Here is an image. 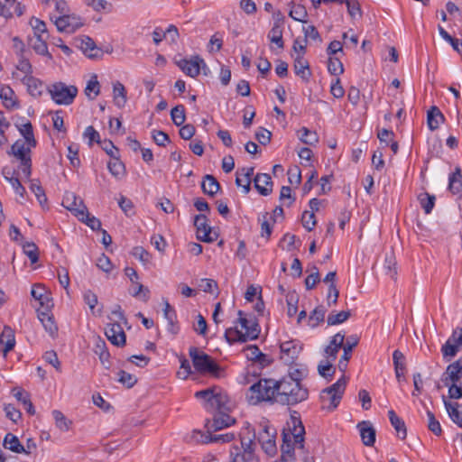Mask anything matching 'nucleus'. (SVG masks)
Segmentation results:
<instances>
[{"label": "nucleus", "mask_w": 462, "mask_h": 462, "mask_svg": "<svg viewBox=\"0 0 462 462\" xmlns=\"http://www.w3.org/2000/svg\"><path fill=\"white\" fill-rule=\"evenodd\" d=\"M195 397L204 400V406L207 411H217L213 417V421L208 420L206 423L208 431H217L235 423V419L226 413L229 411L228 396L220 388L214 386L196 392Z\"/></svg>", "instance_id": "1"}, {"label": "nucleus", "mask_w": 462, "mask_h": 462, "mask_svg": "<svg viewBox=\"0 0 462 462\" xmlns=\"http://www.w3.org/2000/svg\"><path fill=\"white\" fill-rule=\"evenodd\" d=\"M308 389L297 382V378L282 377L277 381L275 402L282 405H295L308 398Z\"/></svg>", "instance_id": "2"}, {"label": "nucleus", "mask_w": 462, "mask_h": 462, "mask_svg": "<svg viewBox=\"0 0 462 462\" xmlns=\"http://www.w3.org/2000/svg\"><path fill=\"white\" fill-rule=\"evenodd\" d=\"M305 428L300 420L292 417L288 423V429H284L282 434V444L281 446V457L287 459L295 458L294 449L304 448Z\"/></svg>", "instance_id": "3"}, {"label": "nucleus", "mask_w": 462, "mask_h": 462, "mask_svg": "<svg viewBox=\"0 0 462 462\" xmlns=\"http://www.w3.org/2000/svg\"><path fill=\"white\" fill-rule=\"evenodd\" d=\"M243 311H238L239 318L236 320V323H239L242 329H245V332L239 330L237 327L229 328L225 332V338L229 344H234L236 342L245 343L248 340H254L258 338L260 334V327L255 319H246L243 317Z\"/></svg>", "instance_id": "4"}, {"label": "nucleus", "mask_w": 462, "mask_h": 462, "mask_svg": "<svg viewBox=\"0 0 462 462\" xmlns=\"http://www.w3.org/2000/svg\"><path fill=\"white\" fill-rule=\"evenodd\" d=\"M255 430L251 425L246 422L245 426L240 432L241 448L233 447L230 451L232 460L231 462H259L258 457L254 453Z\"/></svg>", "instance_id": "5"}, {"label": "nucleus", "mask_w": 462, "mask_h": 462, "mask_svg": "<svg viewBox=\"0 0 462 462\" xmlns=\"http://www.w3.org/2000/svg\"><path fill=\"white\" fill-rule=\"evenodd\" d=\"M189 354L198 373L209 374L216 378L224 376V369L209 355L199 351L196 346H191Z\"/></svg>", "instance_id": "6"}, {"label": "nucleus", "mask_w": 462, "mask_h": 462, "mask_svg": "<svg viewBox=\"0 0 462 462\" xmlns=\"http://www.w3.org/2000/svg\"><path fill=\"white\" fill-rule=\"evenodd\" d=\"M277 381L274 379H260L248 389L246 397L250 403L275 402Z\"/></svg>", "instance_id": "7"}, {"label": "nucleus", "mask_w": 462, "mask_h": 462, "mask_svg": "<svg viewBox=\"0 0 462 462\" xmlns=\"http://www.w3.org/2000/svg\"><path fill=\"white\" fill-rule=\"evenodd\" d=\"M51 99L58 105H70L78 94L75 86H67L63 82H56L48 88Z\"/></svg>", "instance_id": "8"}, {"label": "nucleus", "mask_w": 462, "mask_h": 462, "mask_svg": "<svg viewBox=\"0 0 462 462\" xmlns=\"http://www.w3.org/2000/svg\"><path fill=\"white\" fill-rule=\"evenodd\" d=\"M346 382L347 378L343 374L335 383L322 390L320 399L323 402L329 401L328 410L333 411L338 406L344 394Z\"/></svg>", "instance_id": "9"}, {"label": "nucleus", "mask_w": 462, "mask_h": 462, "mask_svg": "<svg viewBox=\"0 0 462 462\" xmlns=\"http://www.w3.org/2000/svg\"><path fill=\"white\" fill-rule=\"evenodd\" d=\"M25 143L23 140H17L11 146L12 154L20 160V168L24 177L30 180L32 174V159H31V146L25 147Z\"/></svg>", "instance_id": "10"}, {"label": "nucleus", "mask_w": 462, "mask_h": 462, "mask_svg": "<svg viewBox=\"0 0 462 462\" xmlns=\"http://www.w3.org/2000/svg\"><path fill=\"white\" fill-rule=\"evenodd\" d=\"M262 430L258 432L257 439L263 451L269 456L276 454L277 448L275 444L276 431L268 425L267 421L260 423Z\"/></svg>", "instance_id": "11"}, {"label": "nucleus", "mask_w": 462, "mask_h": 462, "mask_svg": "<svg viewBox=\"0 0 462 462\" xmlns=\"http://www.w3.org/2000/svg\"><path fill=\"white\" fill-rule=\"evenodd\" d=\"M281 359L287 365H291L298 358L302 346L296 340H290L281 344Z\"/></svg>", "instance_id": "12"}, {"label": "nucleus", "mask_w": 462, "mask_h": 462, "mask_svg": "<svg viewBox=\"0 0 462 462\" xmlns=\"http://www.w3.org/2000/svg\"><path fill=\"white\" fill-rule=\"evenodd\" d=\"M54 23L59 32L69 33L74 32L83 25L79 17L66 14L55 18Z\"/></svg>", "instance_id": "13"}, {"label": "nucleus", "mask_w": 462, "mask_h": 462, "mask_svg": "<svg viewBox=\"0 0 462 462\" xmlns=\"http://www.w3.org/2000/svg\"><path fill=\"white\" fill-rule=\"evenodd\" d=\"M177 64L187 76L191 78L197 77L200 73V69L206 67L204 60L198 55L190 60L182 59Z\"/></svg>", "instance_id": "14"}, {"label": "nucleus", "mask_w": 462, "mask_h": 462, "mask_svg": "<svg viewBox=\"0 0 462 462\" xmlns=\"http://www.w3.org/2000/svg\"><path fill=\"white\" fill-rule=\"evenodd\" d=\"M462 378V356L455 362L449 364L446 372L441 376V381L446 386L449 382L457 383Z\"/></svg>", "instance_id": "15"}, {"label": "nucleus", "mask_w": 462, "mask_h": 462, "mask_svg": "<svg viewBox=\"0 0 462 462\" xmlns=\"http://www.w3.org/2000/svg\"><path fill=\"white\" fill-rule=\"evenodd\" d=\"M62 205L68 210L73 213L79 218V212H85L88 208L82 199L78 197L74 192L68 191L62 200Z\"/></svg>", "instance_id": "16"}, {"label": "nucleus", "mask_w": 462, "mask_h": 462, "mask_svg": "<svg viewBox=\"0 0 462 462\" xmlns=\"http://www.w3.org/2000/svg\"><path fill=\"white\" fill-rule=\"evenodd\" d=\"M79 42L78 47L83 51V53L89 59H97L102 57V50L99 49L94 40L88 36H81L77 39Z\"/></svg>", "instance_id": "17"}, {"label": "nucleus", "mask_w": 462, "mask_h": 462, "mask_svg": "<svg viewBox=\"0 0 462 462\" xmlns=\"http://www.w3.org/2000/svg\"><path fill=\"white\" fill-rule=\"evenodd\" d=\"M107 339L116 346H124L126 342V336L119 322L109 324L106 329Z\"/></svg>", "instance_id": "18"}, {"label": "nucleus", "mask_w": 462, "mask_h": 462, "mask_svg": "<svg viewBox=\"0 0 462 462\" xmlns=\"http://www.w3.org/2000/svg\"><path fill=\"white\" fill-rule=\"evenodd\" d=\"M194 439L198 442L201 443H209V442H222L226 443L230 442L234 439L235 435L233 433H226V434H215L212 435L210 431H208L206 434L201 432L200 430H194L193 436Z\"/></svg>", "instance_id": "19"}, {"label": "nucleus", "mask_w": 462, "mask_h": 462, "mask_svg": "<svg viewBox=\"0 0 462 462\" xmlns=\"http://www.w3.org/2000/svg\"><path fill=\"white\" fill-rule=\"evenodd\" d=\"M360 431V437L365 446L372 447L375 442L376 431L372 423L368 420H363L357 424Z\"/></svg>", "instance_id": "20"}, {"label": "nucleus", "mask_w": 462, "mask_h": 462, "mask_svg": "<svg viewBox=\"0 0 462 462\" xmlns=\"http://www.w3.org/2000/svg\"><path fill=\"white\" fill-rule=\"evenodd\" d=\"M254 188L263 196H268L273 191V181L267 173H257L254 178Z\"/></svg>", "instance_id": "21"}, {"label": "nucleus", "mask_w": 462, "mask_h": 462, "mask_svg": "<svg viewBox=\"0 0 462 462\" xmlns=\"http://www.w3.org/2000/svg\"><path fill=\"white\" fill-rule=\"evenodd\" d=\"M293 69L295 74L300 77L303 81L308 82L310 80L311 71L308 60L302 55H296L294 57Z\"/></svg>", "instance_id": "22"}, {"label": "nucleus", "mask_w": 462, "mask_h": 462, "mask_svg": "<svg viewBox=\"0 0 462 462\" xmlns=\"http://www.w3.org/2000/svg\"><path fill=\"white\" fill-rule=\"evenodd\" d=\"M443 402L451 420L459 428H462V405L458 402L447 401L445 396H443Z\"/></svg>", "instance_id": "23"}, {"label": "nucleus", "mask_w": 462, "mask_h": 462, "mask_svg": "<svg viewBox=\"0 0 462 462\" xmlns=\"http://www.w3.org/2000/svg\"><path fill=\"white\" fill-rule=\"evenodd\" d=\"M94 353L99 356L100 362L106 369L110 368V354L104 339L97 337L95 341Z\"/></svg>", "instance_id": "24"}, {"label": "nucleus", "mask_w": 462, "mask_h": 462, "mask_svg": "<svg viewBox=\"0 0 462 462\" xmlns=\"http://www.w3.org/2000/svg\"><path fill=\"white\" fill-rule=\"evenodd\" d=\"M38 318L50 336L55 337L58 334V326L54 321L53 316L49 311L38 310Z\"/></svg>", "instance_id": "25"}, {"label": "nucleus", "mask_w": 462, "mask_h": 462, "mask_svg": "<svg viewBox=\"0 0 462 462\" xmlns=\"http://www.w3.org/2000/svg\"><path fill=\"white\" fill-rule=\"evenodd\" d=\"M448 190L453 195L462 194V172L460 167H456L455 171L449 175Z\"/></svg>", "instance_id": "26"}, {"label": "nucleus", "mask_w": 462, "mask_h": 462, "mask_svg": "<svg viewBox=\"0 0 462 462\" xmlns=\"http://www.w3.org/2000/svg\"><path fill=\"white\" fill-rule=\"evenodd\" d=\"M457 338V334L456 331H454L452 336L442 346L441 352H442L444 358H446L448 356L453 357L459 351V348L462 345L458 343Z\"/></svg>", "instance_id": "27"}, {"label": "nucleus", "mask_w": 462, "mask_h": 462, "mask_svg": "<svg viewBox=\"0 0 462 462\" xmlns=\"http://www.w3.org/2000/svg\"><path fill=\"white\" fill-rule=\"evenodd\" d=\"M201 183L202 191L210 197L215 196L220 189L217 180L210 174L205 175Z\"/></svg>", "instance_id": "28"}, {"label": "nucleus", "mask_w": 462, "mask_h": 462, "mask_svg": "<svg viewBox=\"0 0 462 462\" xmlns=\"http://www.w3.org/2000/svg\"><path fill=\"white\" fill-rule=\"evenodd\" d=\"M0 98L3 100L4 106L8 108L18 107V102L15 98L14 91L8 86L2 87L0 89Z\"/></svg>", "instance_id": "29"}, {"label": "nucleus", "mask_w": 462, "mask_h": 462, "mask_svg": "<svg viewBox=\"0 0 462 462\" xmlns=\"http://www.w3.org/2000/svg\"><path fill=\"white\" fill-rule=\"evenodd\" d=\"M428 126L431 131L439 128L440 123L444 121V116L439 107L433 106L428 111Z\"/></svg>", "instance_id": "30"}, {"label": "nucleus", "mask_w": 462, "mask_h": 462, "mask_svg": "<svg viewBox=\"0 0 462 462\" xmlns=\"http://www.w3.org/2000/svg\"><path fill=\"white\" fill-rule=\"evenodd\" d=\"M113 97L115 105L117 107L121 108L125 106L127 101L126 89L125 86L119 81L115 82L113 85Z\"/></svg>", "instance_id": "31"}, {"label": "nucleus", "mask_w": 462, "mask_h": 462, "mask_svg": "<svg viewBox=\"0 0 462 462\" xmlns=\"http://www.w3.org/2000/svg\"><path fill=\"white\" fill-rule=\"evenodd\" d=\"M3 446L5 448L18 454L25 451V448L21 444L19 439L12 433H7L5 435Z\"/></svg>", "instance_id": "32"}, {"label": "nucleus", "mask_w": 462, "mask_h": 462, "mask_svg": "<svg viewBox=\"0 0 462 462\" xmlns=\"http://www.w3.org/2000/svg\"><path fill=\"white\" fill-rule=\"evenodd\" d=\"M16 126H17L20 134L23 136L24 142H26V143L29 146L35 147L37 142L34 138L33 129H32V125L31 122L27 121L19 125H16Z\"/></svg>", "instance_id": "33"}, {"label": "nucleus", "mask_w": 462, "mask_h": 462, "mask_svg": "<svg viewBox=\"0 0 462 462\" xmlns=\"http://www.w3.org/2000/svg\"><path fill=\"white\" fill-rule=\"evenodd\" d=\"M83 300L94 316H101L102 308H97L98 300L96 293L90 290H88L83 293Z\"/></svg>", "instance_id": "34"}, {"label": "nucleus", "mask_w": 462, "mask_h": 462, "mask_svg": "<svg viewBox=\"0 0 462 462\" xmlns=\"http://www.w3.org/2000/svg\"><path fill=\"white\" fill-rule=\"evenodd\" d=\"M23 83L27 86L29 94L34 97H41L42 94V83L38 79L32 76L24 77Z\"/></svg>", "instance_id": "35"}, {"label": "nucleus", "mask_w": 462, "mask_h": 462, "mask_svg": "<svg viewBox=\"0 0 462 462\" xmlns=\"http://www.w3.org/2000/svg\"><path fill=\"white\" fill-rule=\"evenodd\" d=\"M6 337V342L5 344V347L3 348L4 356L7 355L9 351H11L15 345V339L13 333V330L9 327H5L4 330L2 332V335L0 336V345L4 344L3 337Z\"/></svg>", "instance_id": "36"}, {"label": "nucleus", "mask_w": 462, "mask_h": 462, "mask_svg": "<svg viewBox=\"0 0 462 462\" xmlns=\"http://www.w3.org/2000/svg\"><path fill=\"white\" fill-rule=\"evenodd\" d=\"M110 173L116 178H122L125 173V164L119 160L118 156L112 158L107 164Z\"/></svg>", "instance_id": "37"}, {"label": "nucleus", "mask_w": 462, "mask_h": 462, "mask_svg": "<svg viewBox=\"0 0 462 462\" xmlns=\"http://www.w3.org/2000/svg\"><path fill=\"white\" fill-rule=\"evenodd\" d=\"M326 308L324 306L316 307L309 317V325L311 328H316L319 324L324 321Z\"/></svg>", "instance_id": "38"}, {"label": "nucleus", "mask_w": 462, "mask_h": 462, "mask_svg": "<svg viewBox=\"0 0 462 462\" xmlns=\"http://www.w3.org/2000/svg\"><path fill=\"white\" fill-rule=\"evenodd\" d=\"M79 217L78 219L88 226L92 230L101 229L100 220L93 216H90L88 209L85 212H79Z\"/></svg>", "instance_id": "39"}, {"label": "nucleus", "mask_w": 462, "mask_h": 462, "mask_svg": "<svg viewBox=\"0 0 462 462\" xmlns=\"http://www.w3.org/2000/svg\"><path fill=\"white\" fill-rule=\"evenodd\" d=\"M99 93L100 84L97 80V77L94 75L87 84V87L85 88V94L89 99L93 100L99 95Z\"/></svg>", "instance_id": "40"}, {"label": "nucleus", "mask_w": 462, "mask_h": 462, "mask_svg": "<svg viewBox=\"0 0 462 462\" xmlns=\"http://www.w3.org/2000/svg\"><path fill=\"white\" fill-rule=\"evenodd\" d=\"M52 416L55 420L56 427L61 431H68L72 424L71 420H68L65 415L58 410L52 411Z\"/></svg>", "instance_id": "41"}, {"label": "nucleus", "mask_w": 462, "mask_h": 462, "mask_svg": "<svg viewBox=\"0 0 462 462\" xmlns=\"http://www.w3.org/2000/svg\"><path fill=\"white\" fill-rule=\"evenodd\" d=\"M351 316L350 310H343L337 313H335L334 311L328 314L327 319V323L328 326H335L341 324L348 319V318Z\"/></svg>", "instance_id": "42"}, {"label": "nucleus", "mask_w": 462, "mask_h": 462, "mask_svg": "<svg viewBox=\"0 0 462 462\" xmlns=\"http://www.w3.org/2000/svg\"><path fill=\"white\" fill-rule=\"evenodd\" d=\"M31 46L36 53L51 58V55L48 51L47 43L42 39V35L34 36V39L32 40Z\"/></svg>", "instance_id": "43"}, {"label": "nucleus", "mask_w": 462, "mask_h": 462, "mask_svg": "<svg viewBox=\"0 0 462 462\" xmlns=\"http://www.w3.org/2000/svg\"><path fill=\"white\" fill-rule=\"evenodd\" d=\"M171 116L173 124L180 126L184 124L186 119L185 107L183 105H177L171 111Z\"/></svg>", "instance_id": "44"}, {"label": "nucleus", "mask_w": 462, "mask_h": 462, "mask_svg": "<svg viewBox=\"0 0 462 462\" xmlns=\"http://www.w3.org/2000/svg\"><path fill=\"white\" fill-rule=\"evenodd\" d=\"M199 290L207 293H215L218 295L217 282L213 279H200L198 282Z\"/></svg>", "instance_id": "45"}, {"label": "nucleus", "mask_w": 462, "mask_h": 462, "mask_svg": "<svg viewBox=\"0 0 462 462\" xmlns=\"http://www.w3.org/2000/svg\"><path fill=\"white\" fill-rule=\"evenodd\" d=\"M299 133H302L299 138L300 140L308 145H315L319 142V136L316 132L309 130L307 127H302Z\"/></svg>", "instance_id": "46"}, {"label": "nucleus", "mask_w": 462, "mask_h": 462, "mask_svg": "<svg viewBox=\"0 0 462 462\" xmlns=\"http://www.w3.org/2000/svg\"><path fill=\"white\" fill-rule=\"evenodd\" d=\"M268 38L272 42L275 43L278 48L283 49L284 42L282 40V30L278 23L273 24V28L269 32Z\"/></svg>", "instance_id": "47"}, {"label": "nucleus", "mask_w": 462, "mask_h": 462, "mask_svg": "<svg viewBox=\"0 0 462 462\" xmlns=\"http://www.w3.org/2000/svg\"><path fill=\"white\" fill-rule=\"evenodd\" d=\"M299 296L295 291H290L286 294V302L288 306L287 314L292 317L298 310Z\"/></svg>", "instance_id": "48"}, {"label": "nucleus", "mask_w": 462, "mask_h": 462, "mask_svg": "<svg viewBox=\"0 0 462 462\" xmlns=\"http://www.w3.org/2000/svg\"><path fill=\"white\" fill-rule=\"evenodd\" d=\"M290 17H291L293 20L306 23L308 13L304 5H294L292 8L291 9L289 13Z\"/></svg>", "instance_id": "49"}, {"label": "nucleus", "mask_w": 462, "mask_h": 462, "mask_svg": "<svg viewBox=\"0 0 462 462\" xmlns=\"http://www.w3.org/2000/svg\"><path fill=\"white\" fill-rule=\"evenodd\" d=\"M404 356L400 350H395L393 353V365L397 379L400 381L401 377L404 374V364L402 363Z\"/></svg>", "instance_id": "50"}, {"label": "nucleus", "mask_w": 462, "mask_h": 462, "mask_svg": "<svg viewBox=\"0 0 462 462\" xmlns=\"http://www.w3.org/2000/svg\"><path fill=\"white\" fill-rule=\"evenodd\" d=\"M23 253L29 257L32 263H35L39 260V253L37 245L32 242H25L23 244Z\"/></svg>", "instance_id": "51"}, {"label": "nucleus", "mask_w": 462, "mask_h": 462, "mask_svg": "<svg viewBox=\"0 0 462 462\" xmlns=\"http://www.w3.org/2000/svg\"><path fill=\"white\" fill-rule=\"evenodd\" d=\"M328 70L330 74L337 76L344 72V67L338 58L329 57L328 60Z\"/></svg>", "instance_id": "52"}, {"label": "nucleus", "mask_w": 462, "mask_h": 462, "mask_svg": "<svg viewBox=\"0 0 462 462\" xmlns=\"http://www.w3.org/2000/svg\"><path fill=\"white\" fill-rule=\"evenodd\" d=\"M132 254L143 264L150 263L152 259V254L143 246H134L132 250Z\"/></svg>", "instance_id": "53"}, {"label": "nucleus", "mask_w": 462, "mask_h": 462, "mask_svg": "<svg viewBox=\"0 0 462 462\" xmlns=\"http://www.w3.org/2000/svg\"><path fill=\"white\" fill-rule=\"evenodd\" d=\"M427 416H428L429 430L431 432H433L435 435L440 436L442 433V429H441L439 421L436 419L435 415L430 411H427Z\"/></svg>", "instance_id": "54"}, {"label": "nucleus", "mask_w": 462, "mask_h": 462, "mask_svg": "<svg viewBox=\"0 0 462 462\" xmlns=\"http://www.w3.org/2000/svg\"><path fill=\"white\" fill-rule=\"evenodd\" d=\"M118 382L127 388H132L137 383V378L125 370H120L118 372Z\"/></svg>", "instance_id": "55"}, {"label": "nucleus", "mask_w": 462, "mask_h": 462, "mask_svg": "<svg viewBox=\"0 0 462 462\" xmlns=\"http://www.w3.org/2000/svg\"><path fill=\"white\" fill-rule=\"evenodd\" d=\"M197 238L202 242L211 243L217 238V233L214 232L212 228L209 226L206 228V230H198Z\"/></svg>", "instance_id": "56"}, {"label": "nucleus", "mask_w": 462, "mask_h": 462, "mask_svg": "<svg viewBox=\"0 0 462 462\" xmlns=\"http://www.w3.org/2000/svg\"><path fill=\"white\" fill-rule=\"evenodd\" d=\"M319 374L324 378H331L335 374V367L332 362L328 360L326 363L320 362L318 365Z\"/></svg>", "instance_id": "57"}, {"label": "nucleus", "mask_w": 462, "mask_h": 462, "mask_svg": "<svg viewBox=\"0 0 462 462\" xmlns=\"http://www.w3.org/2000/svg\"><path fill=\"white\" fill-rule=\"evenodd\" d=\"M344 3H346L347 12L353 19H355L356 16H362L361 6L357 0H345Z\"/></svg>", "instance_id": "58"}, {"label": "nucleus", "mask_w": 462, "mask_h": 462, "mask_svg": "<svg viewBox=\"0 0 462 462\" xmlns=\"http://www.w3.org/2000/svg\"><path fill=\"white\" fill-rule=\"evenodd\" d=\"M302 226L308 230L311 231L316 226V217L313 212L304 211L301 217Z\"/></svg>", "instance_id": "59"}, {"label": "nucleus", "mask_w": 462, "mask_h": 462, "mask_svg": "<svg viewBox=\"0 0 462 462\" xmlns=\"http://www.w3.org/2000/svg\"><path fill=\"white\" fill-rule=\"evenodd\" d=\"M152 137L154 143L159 146H165L167 143H170L168 134L161 130H153L152 132Z\"/></svg>", "instance_id": "60"}, {"label": "nucleus", "mask_w": 462, "mask_h": 462, "mask_svg": "<svg viewBox=\"0 0 462 462\" xmlns=\"http://www.w3.org/2000/svg\"><path fill=\"white\" fill-rule=\"evenodd\" d=\"M30 24L34 31V36H42L43 33H47V27L43 21L32 17L30 21Z\"/></svg>", "instance_id": "61"}, {"label": "nucleus", "mask_w": 462, "mask_h": 462, "mask_svg": "<svg viewBox=\"0 0 462 462\" xmlns=\"http://www.w3.org/2000/svg\"><path fill=\"white\" fill-rule=\"evenodd\" d=\"M357 344H358V337L356 336H350L346 339V342L344 343V346L341 347L344 350V353L342 356H348V358H351L353 348L355 346H356Z\"/></svg>", "instance_id": "62"}, {"label": "nucleus", "mask_w": 462, "mask_h": 462, "mask_svg": "<svg viewBox=\"0 0 462 462\" xmlns=\"http://www.w3.org/2000/svg\"><path fill=\"white\" fill-rule=\"evenodd\" d=\"M180 370L178 371L177 375L180 379H187L188 376L191 374V366L189 362L185 357H180Z\"/></svg>", "instance_id": "63"}, {"label": "nucleus", "mask_w": 462, "mask_h": 462, "mask_svg": "<svg viewBox=\"0 0 462 462\" xmlns=\"http://www.w3.org/2000/svg\"><path fill=\"white\" fill-rule=\"evenodd\" d=\"M118 204L126 216H132L134 214V204L131 199L125 196H121Z\"/></svg>", "instance_id": "64"}]
</instances>
